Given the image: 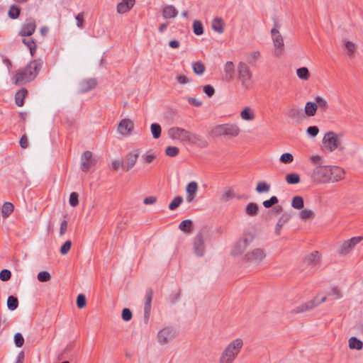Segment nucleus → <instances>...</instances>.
<instances>
[{
  "instance_id": "obj_1",
  "label": "nucleus",
  "mask_w": 363,
  "mask_h": 363,
  "mask_svg": "<svg viewBox=\"0 0 363 363\" xmlns=\"http://www.w3.org/2000/svg\"><path fill=\"white\" fill-rule=\"evenodd\" d=\"M344 174V169L337 166L318 165L313 169L311 177L319 184L334 183L341 180Z\"/></svg>"
},
{
  "instance_id": "obj_2",
  "label": "nucleus",
  "mask_w": 363,
  "mask_h": 363,
  "mask_svg": "<svg viewBox=\"0 0 363 363\" xmlns=\"http://www.w3.org/2000/svg\"><path fill=\"white\" fill-rule=\"evenodd\" d=\"M43 65L41 60L30 62L22 71L17 72L16 81L17 84H23L34 79Z\"/></svg>"
},
{
  "instance_id": "obj_3",
  "label": "nucleus",
  "mask_w": 363,
  "mask_h": 363,
  "mask_svg": "<svg viewBox=\"0 0 363 363\" xmlns=\"http://www.w3.org/2000/svg\"><path fill=\"white\" fill-rule=\"evenodd\" d=\"M243 340L236 338L225 347L219 357V363H233L243 347Z\"/></svg>"
},
{
  "instance_id": "obj_4",
  "label": "nucleus",
  "mask_w": 363,
  "mask_h": 363,
  "mask_svg": "<svg viewBox=\"0 0 363 363\" xmlns=\"http://www.w3.org/2000/svg\"><path fill=\"white\" fill-rule=\"evenodd\" d=\"M168 135L172 140H179L194 145H198L202 142L201 137L196 133L179 127L170 128L168 130Z\"/></svg>"
},
{
  "instance_id": "obj_5",
  "label": "nucleus",
  "mask_w": 363,
  "mask_h": 363,
  "mask_svg": "<svg viewBox=\"0 0 363 363\" xmlns=\"http://www.w3.org/2000/svg\"><path fill=\"white\" fill-rule=\"evenodd\" d=\"M238 81L245 90L250 89L253 86L252 72L250 66L244 62H240L236 67Z\"/></svg>"
},
{
  "instance_id": "obj_6",
  "label": "nucleus",
  "mask_w": 363,
  "mask_h": 363,
  "mask_svg": "<svg viewBox=\"0 0 363 363\" xmlns=\"http://www.w3.org/2000/svg\"><path fill=\"white\" fill-rule=\"evenodd\" d=\"M240 133V128L237 124L225 123L216 125L210 132L213 136L237 137Z\"/></svg>"
},
{
  "instance_id": "obj_7",
  "label": "nucleus",
  "mask_w": 363,
  "mask_h": 363,
  "mask_svg": "<svg viewBox=\"0 0 363 363\" xmlns=\"http://www.w3.org/2000/svg\"><path fill=\"white\" fill-rule=\"evenodd\" d=\"M267 257V253L263 248H255L252 250L247 252L244 257L245 262L248 263L253 266H258L264 261Z\"/></svg>"
},
{
  "instance_id": "obj_8",
  "label": "nucleus",
  "mask_w": 363,
  "mask_h": 363,
  "mask_svg": "<svg viewBox=\"0 0 363 363\" xmlns=\"http://www.w3.org/2000/svg\"><path fill=\"white\" fill-rule=\"evenodd\" d=\"M323 143L324 147L329 152H333L336 149L343 150L341 136L337 135L334 132H328L323 138Z\"/></svg>"
},
{
  "instance_id": "obj_9",
  "label": "nucleus",
  "mask_w": 363,
  "mask_h": 363,
  "mask_svg": "<svg viewBox=\"0 0 363 363\" xmlns=\"http://www.w3.org/2000/svg\"><path fill=\"white\" fill-rule=\"evenodd\" d=\"M271 38L274 48V55L277 57H281L285 51L284 38L280 31L276 28L271 30Z\"/></svg>"
},
{
  "instance_id": "obj_10",
  "label": "nucleus",
  "mask_w": 363,
  "mask_h": 363,
  "mask_svg": "<svg viewBox=\"0 0 363 363\" xmlns=\"http://www.w3.org/2000/svg\"><path fill=\"white\" fill-rule=\"evenodd\" d=\"M254 235L250 233H245L242 237L235 244L231 253L233 255H242L253 241Z\"/></svg>"
},
{
  "instance_id": "obj_11",
  "label": "nucleus",
  "mask_w": 363,
  "mask_h": 363,
  "mask_svg": "<svg viewBox=\"0 0 363 363\" xmlns=\"http://www.w3.org/2000/svg\"><path fill=\"white\" fill-rule=\"evenodd\" d=\"M363 240V236L353 237L344 240L339 247L338 253L340 256H346L350 254L354 247Z\"/></svg>"
},
{
  "instance_id": "obj_12",
  "label": "nucleus",
  "mask_w": 363,
  "mask_h": 363,
  "mask_svg": "<svg viewBox=\"0 0 363 363\" xmlns=\"http://www.w3.org/2000/svg\"><path fill=\"white\" fill-rule=\"evenodd\" d=\"M304 264L309 268L310 271L314 272L320 266L321 255L318 251L309 253L304 259Z\"/></svg>"
},
{
  "instance_id": "obj_13",
  "label": "nucleus",
  "mask_w": 363,
  "mask_h": 363,
  "mask_svg": "<svg viewBox=\"0 0 363 363\" xmlns=\"http://www.w3.org/2000/svg\"><path fill=\"white\" fill-rule=\"evenodd\" d=\"M176 330L172 327H166L157 333V340L161 345H167L176 337Z\"/></svg>"
},
{
  "instance_id": "obj_14",
  "label": "nucleus",
  "mask_w": 363,
  "mask_h": 363,
  "mask_svg": "<svg viewBox=\"0 0 363 363\" xmlns=\"http://www.w3.org/2000/svg\"><path fill=\"white\" fill-rule=\"evenodd\" d=\"M96 164V160L90 151H84L81 156L80 167L83 172H88Z\"/></svg>"
},
{
  "instance_id": "obj_15",
  "label": "nucleus",
  "mask_w": 363,
  "mask_h": 363,
  "mask_svg": "<svg viewBox=\"0 0 363 363\" xmlns=\"http://www.w3.org/2000/svg\"><path fill=\"white\" fill-rule=\"evenodd\" d=\"M204 236L202 233H199L194 239V252L197 257H203L205 253Z\"/></svg>"
},
{
  "instance_id": "obj_16",
  "label": "nucleus",
  "mask_w": 363,
  "mask_h": 363,
  "mask_svg": "<svg viewBox=\"0 0 363 363\" xmlns=\"http://www.w3.org/2000/svg\"><path fill=\"white\" fill-rule=\"evenodd\" d=\"M140 155V150L138 149L129 152L125 157L124 170L128 172L136 164L138 158Z\"/></svg>"
},
{
  "instance_id": "obj_17",
  "label": "nucleus",
  "mask_w": 363,
  "mask_h": 363,
  "mask_svg": "<svg viewBox=\"0 0 363 363\" xmlns=\"http://www.w3.org/2000/svg\"><path fill=\"white\" fill-rule=\"evenodd\" d=\"M134 129V123L132 120L124 118L118 125V132L123 135H129Z\"/></svg>"
},
{
  "instance_id": "obj_18",
  "label": "nucleus",
  "mask_w": 363,
  "mask_h": 363,
  "mask_svg": "<svg viewBox=\"0 0 363 363\" xmlns=\"http://www.w3.org/2000/svg\"><path fill=\"white\" fill-rule=\"evenodd\" d=\"M36 23L33 18H28L26 22L23 24L19 35L21 36H30L35 30Z\"/></svg>"
},
{
  "instance_id": "obj_19",
  "label": "nucleus",
  "mask_w": 363,
  "mask_h": 363,
  "mask_svg": "<svg viewBox=\"0 0 363 363\" xmlns=\"http://www.w3.org/2000/svg\"><path fill=\"white\" fill-rule=\"evenodd\" d=\"M152 297L153 291L152 289H148L145 293V302L144 306V318L145 322H147L150 318Z\"/></svg>"
},
{
  "instance_id": "obj_20",
  "label": "nucleus",
  "mask_w": 363,
  "mask_h": 363,
  "mask_svg": "<svg viewBox=\"0 0 363 363\" xmlns=\"http://www.w3.org/2000/svg\"><path fill=\"white\" fill-rule=\"evenodd\" d=\"M243 196L238 195L235 191L230 187H226L224 189L222 194L220 195V199L223 202H228L233 199H242Z\"/></svg>"
},
{
  "instance_id": "obj_21",
  "label": "nucleus",
  "mask_w": 363,
  "mask_h": 363,
  "mask_svg": "<svg viewBox=\"0 0 363 363\" xmlns=\"http://www.w3.org/2000/svg\"><path fill=\"white\" fill-rule=\"evenodd\" d=\"M317 306L315 303V300H312L304 303H302L298 306H296L291 311L292 314H298L306 312L315 308Z\"/></svg>"
},
{
  "instance_id": "obj_22",
  "label": "nucleus",
  "mask_w": 363,
  "mask_h": 363,
  "mask_svg": "<svg viewBox=\"0 0 363 363\" xmlns=\"http://www.w3.org/2000/svg\"><path fill=\"white\" fill-rule=\"evenodd\" d=\"M186 201L188 203H191L195 198L196 192L198 191V184L196 182H189L186 188Z\"/></svg>"
},
{
  "instance_id": "obj_23",
  "label": "nucleus",
  "mask_w": 363,
  "mask_h": 363,
  "mask_svg": "<svg viewBox=\"0 0 363 363\" xmlns=\"http://www.w3.org/2000/svg\"><path fill=\"white\" fill-rule=\"evenodd\" d=\"M135 4V0H121L117 5V12L125 13L130 11Z\"/></svg>"
},
{
  "instance_id": "obj_24",
  "label": "nucleus",
  "mask_w": 363,
  "mask_h": 363,
  "mask_svg": "<svg viewBox=\"0 0 363 363\" xmlns=\"http://www.w3.org/2000/svg\"><path fill=\"white\" fill-rule=\"evenodd\" d=\"M164 18H174L178 15V11L173 5H165L162 9Z\"/></svg>"
},
{
  "instance_id": "obj_25",
  "label": "nucleus",
  "mask_w": 363,
  "mask_h": 363,
  "mask_svg": "<svg viewBox=\"0 0 363 363\" xmlns=\"http://www.w3.org/2000/svg\"><path fill=\"white\" fill-rule=\"evenodd\" d=\"M287 116L298 123L301 122L304 118L302 109L298 108H291L289 109L287 111Z\"/></svg>"
},
{
  "instance_id": "obj_26",
  "label": "nucleus",
  "mask_w": 363,
  "mask_h": 363,
  "mask_svg": "<svg viewBox=\"0 0 363 363\" xmlns=\"http://www.w3.org/2000/svg\"><path fill=\"white\" fill-rule=\"evenodd\" d=\"M96 85V82L94 79H88L82 81L79 84V89L81 92H87L94 89Z\"/></svg>"
},
{
  "instance_id": "obj_27",
  "label": "nucleus",
  "mask_w": 363,
  "mask_h": 363,
  "mask_svg": "<svg viewBox=\"0 0 363 363\" xmlns=\"http://www.w3.org/2000/svg\"><path fill=\"white\" fill-rule=\"evenodd\" d=\"M240 117L243 121H253L255 118V111L250 106H246L240 112Z\"/></svg>"
},
{
  "instance_id": "obj_28",
  "label": "nucleus",
  "mask_w": 363,
  "mask_h": 363,
  "mask_svg": "<svg viewBox=\"0 0 363 363\" xmlns=\"http://www.w3.org/2000/svg\"><path fill=\"white\" fill-rule=\"evenodd\" d=\"M224 26V21L221 18H214L211 24L212 29L220 34L223 33Z\"/></svg>"
},
{
  "instance_id": "obj_29",
  "label": "nucleus",
  "mask_w": 363,
  "mask_h": 363,
  "mask_svg": "<svg viewBox=\"0 0 363 363\" xmlns=\"http://www.w3.org/2000/svg\"><path fill=\"white\" fill-rule=\"evenodd\" d=\"M225 77L228 80H230L233 78L235 72V66L231 61L227 62L224 65Z\"/></svg>"
},
{
  "instance_id": "obj_30",
  "label": "nucleus",
  "mask_w": 363,
  "mask_h": 363,
  "mask_svg": "<svg viewBox=\"0 0 363 363\" xmlns=\"http://www.w3.org/2000/svg\"><path fill=\"white\" fill-rule=\"evenodd\" d=\"M318 105L315 102L308 101L306 104L304 111L306 116H313L315 115Z\"/></svg>"
},
{
  "instance_id": "obj_31",
  "label": "nucleus",
  "mask_w": 363,
  "mask_h": 363,
  "mask_svg": "<svg viewBox=\"0 0 363 363\" xmlns=\"http://www.w3.org/2000/svg\"><path fill=\"white\" fill-rule=\"evenodd\" d=\"M291 215L289 213H284L278 220L275 227V233L277 235L280 234V230L282 226L290 219Z\"/></svg>"
},
{
  "instance_id": "obj_32",
  "label": "nucleus",
  "mask_w": 363,
  "mask_h": 363,
  "mask_svg": "<svg viewBox=\"0 0 363 363\" xmlns=\"http://www.w3.org/2000/svg\"><path fill=\"white\" fill-rule=\"evenodd\" d=\"M14 206L11 202H5L1 209L3 218H8L13 211Z\"/></svg>"
},
{
  "instance_id": "obj_33",
  "label": "nucleus",
  "mask_w": 363,
  "mask_h": 363,
  "mask_svg": "<svg viewBox=\"0 0 363 363\" xmlns=\"http://www.w3.org/2000/svg\"><path fill=\"white\" fill-rule=\"evenodd\" d=\"M349 347L351 350H360L363 347V342L355 337H352L348 340Z\"/></svg>"
},
{
  "instance_id": "obj_34",
  "label": "nucleus",
  "mask_w": 363,
  "mask_h": 363,
  "mask_svg": "<svg viewBox=\"0 0 363 363\" xmlns=\"http://www.w3.org/2000/svg\"><path fill=\"white\" fill-rule=\"evenodd\" d=\"M259 207L255 203H249L245 208L246 214L249 216H255L258 214Z\"/></svg>"
},
{
  "instance_id": "obj_35",
  "label": "nucleus",
  "mask_w": 363,
  "mask_h": 363,
  "mask_svg": "<svg viewBox=\"0 0 363 363\" xmlns=\"http://www.w3.org/2000/svg\"><path fill=\"white\" fill-rule=\"evenodd\" d=\"M179 228L186 233H191L193 230V223L191 220H184L179 224Z\"/></svg>"
},
{
  "instance_id": "obj_36",
  "label": "nucleus",
  "mask_w": 363,
  "mask_h": 363,
  "mask_svg": "<svg viewBox=\"0 0 363 363\" xmlns=\"http://www.w3.org/2000/svg\"><path fill=\"white\" fill-rule=\"evenodd\" d=\"M296 75L300 79L304 81L308 80L311 77L308 69L305 67L297 69Z\"/></svg>"
},
{
  "instance_id": "obj_37",
  "label": "nucleus",
  "mask_w": 363,
  "mask_h": 363,
  "mask_svg": "<svg viewBox=\"0 0 363 363\" xmlns=\"http://www.w3.org/2000/svg\"><path fill=\"white\" fill-rule=\"evenodd\" d=\"M26 94L27 90L25 89H22L16 94L15 99L17 106H22L23 105V100Z\"/></svg>"
},
{
  "instance_id": "obj_38",
  "label": "nucleus",
  "mask_w": 363,
  "mask_h": 363,
  "mask_svg": "<svg viewBox=\"0 0 363 363\" xmlns=\"http://www.w3.org/2000/svg\"><path fill=\"white\" fill-rule=\"evenodd\" d=\"M304 202L303 199L300 196H296L293 198L291 206L296 209H302L303 208Z\"/></svg>"
},
{
  "instance_id": "obj_39",
  "label": "nucleus",
  "mask_w": 363,
  "mask_h": 363,
  "mask_svg": "<svg viewBox=\"0 0 363 363\" xmlns=\"http://www.w3.org/2000/svg\"><path fill=\"white\" fill-rule=\"evenodd\" d=\"M345 48L346 49L347 55L351 58L354 57V54L356 50L355 44L351 41H345Z\"/></svg>"
},
{
  "instance_id": "obj_40",
  "label": "nucleus",
  "mask_w": 363,
  "mask_h": 363,
  "mask_svg": "<svg viewBox=\"0 0 363 363\" xmlns=\"http://www.w3.org/2000/svg\"><path fill=\"white\" fill-rule=\"evenodd\" d=\"M261 56L259 51H252L246 54V59L249 63L252 64L255 62Z\"/></svg>"
},
{
  "instance_id": "obj_41",
  "label": "nucleus",
  "mask_w": 363,
  "mask_h": 363,
  "mask_svg": "<svg viewBox=\"0 0 363 363\" xmlns=\"http://www.w3.org/2000/svg\"><path fill=\"white\" fill-rule=\"evenodd\" d=\"M151 133L155 139H157L161 135L162 128L160 124L152 123L150 126Z\"/></svg>"
},
{
  "instance_id": "obj_42",
  "label": "nucleus",
  "mask_w": 363,
  "mask_h": 363,
  "mask_svg": "<svg viewBox=\"0 0 363 363\" xmlns=\"http://www.w3.org/2000/svg\"><path fill=\"white\" fill-rule=\"evenodd\" d=\"M286 181L289 184H296L300 182V177L296 173L288 174L286 176Z\"/></svg>"
},
{
  "instance_id": "obj_43",
  "label": "nucleus",
  "mask_w": 363,
  "mask_h": 363,
  "mask_svg": "<svg viewBox=\"0 0 363 363\" xmlns=\"http://www.w3.org/2000/svg\"><path fill=\"white\" fill-rule=\"evenodd\" d=\"M308 160L314 166L323 165V157L319 155H313L308 156Z\"/></svg>"
},
{
  "instance_id": "obj_44",
  "label": "nucleus",
  "mask_w": 363,
  "mask_h": 363,
  "mask_svg": "<svg viewBox=\"0 0 363 363\" xmlns=\"http://www.w3.org/2000/svg\"><path fill=\"white\" fill-rule=\"evenodd\" d=\"M18 306V301L17 298L10 296L7 299V307L11 311H14Z\"/></svg>"
},
{
  "instance_id": "obj_45",
  "label": "nucleus",
  "mask_w": 363,
  "mask_h": 363,
  "mask_svg": "<svg viewBox=\"0 0 363 363\" xmlns=\"http://www.w3.org/2000/svg\"><path fill=\"white\" fill-rule=\"evenodd\" d=\"M22 42L29 48L31 55L33 56L36 50V45L35 41L30 38L23 39Z\"/></svg>"
},
{
  "instance_id": "obj_46",
  "label": "nucleus",
  "mask_w": 363,
  "mask_h": 363,
  "mask_svg": "<svg viewBox=\"0 0 363 363\" xmlns=\"http://www.w3.org/2000/svg\"><path fill=\"white\" fill-rule=\"evenodd\" d=\"M315 104L318 107L321 108L323 111H325L328 108V101L322 96H318L315 98Z\"/></svg>"
},
{
  "instance_id": "obj_47",
  "label": "nucleus",
  "mask_w": 363,
  "mask_h": 363,
  "mask_svg": "<svg viewBox=\"0 0 363 363\" xmlns=\"http://www.w3.org/2000/svg\"><path fill=\"white\" fill-rule=\"evenodd\" d=\"M270 190V185L265 182H259L257 183L256 186V191L261 194L268 192Z\"/></svg>"
},
{
  "instance_id": "obj_48",
  "label": "nucleus",
  "mask_w": 363,
  "mask_h": 363,
  "mask_svg": "<svg viewBox=\"0 0 363 363\" xmlns=\"http://www.w3.org/2000/svg\"><path fill=\"white\" fill-rule=\"evenodd\" d=\"M8 15L11 18L16 19L20 15V9L15 5L11 6L8 12Z\"/></svg>"
},
{
  "instance_id": "obj_49",
  "label": "nucleus",
  "mask_w": 363,
  "mask_h": 363,
  "mask_svg": "<svg viewBox=\"0 0 363 363\" xmlns=\"http://www.w3.org/2000/svg\"><path fill=\"white\" fill-rule=\"evenodd\" d=\"M205 65L201 62H196L193 65V70L196 74L201 75L205 72Z\"/></svg>"
},
{
  "instance_id": "obj_50",
  "label": "nucleus",
  "mask_w": 363,
  "mask_h": 363,
  "mask_svg": "<svg viewBox=\"0 0 363 363\" xmlns=\"http://www.w3.org/2000/svg\"><path fill=\"white\" fill-rule=\"evenodd\" d=\"M194 33L196 35H201L203 33V25L200 21H194L193 23Z\"/></svg>"
},
{
  "instance_id": "obj_51",
  "label": "nucleus",
  "mask_w": 363,
  "mask_h": 363,
  "mask_svg": "<svg viewBox=\"0 0 363 363\" xmlns=\"http://www.w3.org/2000/svg\"><path fill=\"white\" fill-rule=\"evenodd\" d=\"M51 279L50 274L46 271L40 272L38 274V279L40 282H46L50 281Z\"/></svg>"
},
{
  "instance_id": "obj_52",
  "label": "nucleus",
  "mask_w": 363,
  "mask_h": 363,
  "mask_svg": "<svg viewBox=\"0 0 363 363\" xmlns=\"http://www.w3.org/2000/svg\"><path fill=\"white\" fill-rule=\"evenodd\" d=\"M183 201V198L182 196H176L172 201L169 205V208L170 210L176 209Z\"/></svg>"
},
{
  "instance_id": "obj_53",
  "label": "nucleus",
  "mask_w": 363,
  "mask_h": 363,
  "mask_svg": "<svg viewBox=\"0 0 363 363\" xmlns=\"http://www.w3.org/2000/svg\"><path fill=\"white\" fill-rule=\"evenodd\" d=\"M156 158L157 155L155 153L147 152L142 156V160L147 164H150L153 162Z\"/></svg>"
},
{
  "instance_id": "obj_54",
  "label": "nucleus",
  "mask_w": 363,
  "mask_h": 363,
  "mask_svg": "<svg viewBox=\"0 0 363 363\" xmlns=\"http://www.w3.org/2000/svg\"><path fill=\"white\" fill-rule=\"evenodd\" d=\"M294 160V157L291 153H284L280 157V161L284 164H289Z\"/></svg>"
},
{
  "instance_id": "obj_55",
  "label": "nucleus",
  "mask_w": 363,
  "mask_h": 363,
  "mask_svg": "<svg viewBox=\"0 0 363 363\" xmlns=\"http://www.w3.org/2000/svg\"><path fill=\"white\" fill-rule=\"evenodd\" d=\"M179 150L174 146H169L166 148L165 153L169 157H175L179 154Z\"/></svg>"
},
{
  "instance_id": "obj_56",
  "label": "nucleus",
  "mask_w": 363,
  "mask_h": 363,
  "mask_svg": "<svg viewBox=\"0 0 363 363\" xmlns=\"http://www.w3.org/2000/svg\"><path fill=\"white\" fill-rule=\"evenodd\" d=\"M79 195L76 192L71 193L69 196V203L70 206L75 207L79 204Z\"/></svg>"
},
{
  "instance_id": "obj_57",
  "label": "nucleus",
  "mask_w": 363,
  "mask_h": 363,
  "mask_svg": "<svg viewBox=\"0 0 363 363\" xmlns=\"http://www.w3.org/2000/svg\"><path fill=\"white\" fill-rule=\"evenodd\" d=\"M278 199L277 196H272L269 200H266V201H264L262 204L263 206L268 208H270L271 206L277 204L278 203Z\"/></svg>"
},
{
  "instance_id": "obj_58",
  "label": "nucleus",
  "mask_w": 363,
  "mask_h": 363,
  "mask_svg": "<svg viewBox=\"0 0 363 363\" xmlns=\"http://www.w3.org/2000/svg\"><path fill=\"white\" fill-rule=\"evenodd\" d=\"M14 342L17 347H22L24 343V338L23 335L19 333H16L14 335Z\"/></svg>"
},
{
  "instance_id": "obj_59",
  "label": "nucleus",
  "mask_w": 363,
  "mask_h": 363,
  "mask_svg": "<svg viewBox=\"0 0 363 363\" xmlns=\"http://www.w3.org/2000/svg\"><path fill=\"white\" fill-rule=\"evenodd\" d=\"M86 303V297L84 294H79L77 298V305L79 308H83Z\"/></svg>"
},
{
  "instance_id": "obj_60",
  "label": "nucleus",
  "mask_w": 363,
  "mask_h": 363,
  "mask_svg": "<svg viewBox=\"0 0 363 363\" xmlns=\"http://www.w3.org/2000/svg\"><path fill=\"white\" fill-rule=\"evenodd\" d=\"M72 242L69 240L66 241L60 248V253L63 255H67L70 250Z\"/></svg>"
},
{
  "instance_id": "obj_61",
  "label": "nucleus",
  "mask_w": 363,
  "mask_h": 363,
  "mask_svg": "<svg viewBox=\"0 0 363 363\" xmlns=\"http://www.w3.org/2000/svg\"><path fill=\"white\" fill-rule=\"evenodd\" d=\"M11 273L8 269H3L0 272V279L3 281H6L11 279Z\"/></svg>"
},
{
  "instance_id": "obj_62",
  "label": "nucleus",
  "mask_w": 363,
  "mask_h": 363,
  "mask_svg": "<svg viewBox=\"0 0 363 363\" xmlns=\"http://www.w3.org/2000/svg\"><path fill=\"white\" fill-rule=\"evenodd\" d=\"M111 167L115 171L118 170L120 168L124 169V167H125L124 162L123 160H114L112 162Z\"/></svg>"
},
{
  "instance_id": "obj_63",
  "label": "nucleus",
  "mask_w": 363,
  "mask_h": 363,
  "mask_svg": "<svg viewBox=\"0 0 363 363\" xmlns=\"http://www.w3.org/2000/svg\"><path fill=\"white\" fill-rule=\"evenodd\" d=\"M313 215V211L310 209H304L301 211L300 217L303 220H306L311 218Z\"/></svg>"
},
{
  "instance_id": "obj_64",
  "label": "nucleus",
  "mask_w": 363,
  "mask_h": 363,
  "mask_svg": "<svg viewBox=\"0 0 363 363\" xmlns=\"http://www.w3.org/2000/svg\"><path fill=\"white\" fill-rule=\"evenodd\" d=\"M328 294L329 296H334L335 299H339L342 297V293L337 287L333 288Z\"/></svg>"
}]
</instances>
